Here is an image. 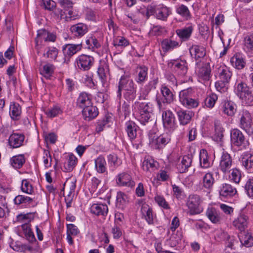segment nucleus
<instances>
[{
	"mask_svg": "<svg viewBox=\"0 0 253 253\" xmlns=\"http://www.w3.org/2000/svg\"><path fill=\"white\" fill-rule=\"evenodd\" d=\"M132 108L137 119L141 125L145 126L149 123L153 112L152 104L151 103L135 101Z\"/></svg>",
	"mask_w": 253,
	"mask_h": 253,
	"instance_id": "1",
	"label": "nucleus"
},
{
	"mask_svg": "<svg viewBox=\"0 0 253 253\" xmlns=\"http://www.w3.org/2000/svg\"><path fill=\"white\" fill-rule=\"evenodd\" d=\"M161 95L156 98L157 104L160 110L166 109L168 104H170L174 100V94L166 84H163L160 88Z\"/></svg>",
	"mask_w": 253,
	"mask_h": 253,
	"instance_id": "2",
	"label": "nucleus"
},
{
	"mask_svg": "<svg viewBox=\"0 0 253 253\" xmlns=\"http://www.w3.org/2000/svg\"><path fill=\"white\" fill-rule=\"evenodd\" d=\"M148 136L150 144L155 149L163 148L171 140L170 134L169 133L158 136L156 133L150 132Z\"/></svg>",
	"mask_w": 253,
	"mask_h": 253,
	"instance_id": "3",
	"label": "nucleus"
},
{
	"mask_svg": "<svg viewBox=\"0 0 253 253\" xmlns=\"http://www.w3.org/2000/svg\"><path fill=\"white\" fill-rule=\"evenodd\" d=\"M193 92V89L189 87L182 90L179 92L180 102L184 106L188 109L196 108L199 105L198 100L191 97Z\"/></svg>",
	"mask_w": 253,
	"mask_h": 253,
	"instance_id": "4",
	"label": "nucleus"
},
{
	"mask_svg": "<svg viewBox=\"0 0 253 253\" xmlns=\"http://www.w3.org/2000/svg\"><path fill=\"white\" fill-rule=\"evenodd\" d=\"M239 126L247 133L252 132L253 121L251 113L246 109L241 110L238 114Z\"/></svg>",
	"mask_w": 253,
	"mask_h": 253,
	"instance_id": "5",
	"label": "nucleus"
},
{
	"mask_svg": "<svg viewBox=\"0 0 253 253\" xmlns=\"http://www.w3.org/2000/svg\"><path fill=\"white\" fill-rule=\"evenodd\" d=\"M202 200L200 196L197 194L190 195L186 202L189 214L194 215L200 213L203 210L200 206Z\"/></svg>",
	"mask_w": 253,
	"mask_h": 253,
	"instance_id": "6",
	"label": "nucleus"
},
{
	"mask_svg": "<svg viewBox=\"0 0 253 253\" xmlns=\"http://www.w3.org/2000/svg\"><path fill=\"white\" fill-rule=\"evenodd\" d=\"M94 62V57L86 54L79 56L76 60L77 67L83 71L89 70L93 66Z\"/></svg>",
	"mask_w": 253,
	"mask_h": 253,
	"instance_id": "7",
	"label": "nucleus"
},
{
	"mask_svg": "<svg viewBox=\"0 0 253 253\" xmlns=\"http://www.w3.org/2000/svg\"><path fill=\"white\" fill-rule=\"evenodd\" d=\"M134 83L132 79L126 76L121 77L118 85V89L117 92V96L119 99L122 96L121 91L124 89L125 91L135 89Z\"/></svg>",
	"mask_w": 253,
	"mask_h": 253,
	"instance_id": "8",
	"label": "nucleus"
},
{
	"mask_svg": "<svg viewBox=\"0 0 253 253\" xmlns=\"http://www.w3.org/2000/svg\"><path fill=\"white\" fill-rule=\"evenodd\" d=\"M163 111L162 120L164 127L169 131H173L176 127V123L174 114L170 110Z\"/></svg>",
	"mask_w": 253,
	"mask_h": 253,
	"instance_id": "9",
	"label": "nucleus"
},
{
	"mask_svg": "<svg viewBox=\"0 0 253 253\" xmlns=\"http://www.w3.org/2000/svg\"><path fill=\"white\" fill-rule=\"evenodd\" d=\"M233 165L231 156L227 152H223L220 159L219 169L224 174L229 173Z\"/></svg>",
	"mask_w": 253,
	"mask_h": 253,
	"instance_id": "10",
	"label": "nucleus"
},
{
	"mask_svg": "<svg viewBox=\"0 0 253 253\" xmlns=\"http://www.w3.org/2000/svg\"><path fill=\"white\" fill-rule=\"evenodd\" d=\"M171 64L175 72L180 76H185L188 71V64L184 60H173L169 63V65Z\"/></svg>",
	"mask_w": 253,
	"mask_h": 253,
	"instance_id": "11",
	"label": "nucleus"
},
{
	"mask_svg": "<svg viewBox=\"0 0 253 253\" xmlns=\"http://www.w3.org/2000/svg\"><path fill=\"white\" fill-rule=\"evenodd\" d=\"M189 50L191 57L197 61H201L206 55V48L201 45L193 44Z\"/></svg>",
	"mask_w": 253,
	"mask_h": 253,
	"instance_id": "12",
	"label": "nucleus"
},
{
	"mask_svg": "<svg viewBox=\"0 0 253 253\" xmlns=\"http://www.w3.org/2000/svg\"><path fill=\"white\" fill-rule=\"evenodd\" d=\"M117 183L121 186H125L132 188L135 185V182L128 173L123 172L118 175L116 179Z\"/></svg>",
	"mask_w": 253,
	"mask_h": 253,
	"instance_id": "13",
	"label": "nucleus"
},
{
	"mask_svg": "<svg viewBox=\"0 0 253 253\" xmlns=\"http://www.w3.org/2000/svg\"><path fill=\"white\" fill-rule=\"evenodd\" d=\"M230 138L232 144L236 146H241L245 142L243 133L238 128H233L230 130Z\"/></svg>",
	"mask_w": 253,
	"mask_h": 253,
	"instance_id": "14",
	"label": "nucleus"
},
{
	"mask_svg": "<svg viewBox=\"0 0 253 253\" xmlns=\"http://www.w3.org/2000/svg\"><path fill=\"white\" fill-rule=\"evenodd\" d=\"M24 140L25 136L23 134L13 133L8 138V145L12 149L19 148L23 145Z\"/></svg>",
	"mask_w": 253,
	"mask_h": 253,
	"instance_id": "15",
	"label": "nucleus"
},
{
	"mask_svg": "<svg viewBox=\"0 0 253 253\" xmlns=\"http://www.w3.org/2000/svg\"><path fill=\"white\" fill-rule=\"evenodd\" d=\"M171 13L170 8L163 4L159 5L154 9V14L155 17L157 19L162 21H166Z\"/></svg>",
	"mask_w": 253,
	"mask_h": 253,
	"instance_id": "16",
	"label": "nucleus"
},
{
	"mask_svg": "<svg viewBox=\"0 0 253 253\" xmlns=\"http://www.w3.org/2000/svg\"><path fill=\"white\" fill-rule=\"evenodd\" d=\"M70 31L77 38H81L88 31V26L83 23H79L71 26Z\"/></svg>",
	"mask_w": 253,
	"mask_h": 253,
	"instance_id": "17",
	"label": "nucleus"
},
{
	"mask_svg": "<svg viewBox=\"0 0 253 253\" xmlns=\"http://www.w3.org/2000/svg\"><path fill=\"white\" fill-rule=\"evenodd\" d=\"M237 191L236 189L230 184L223 183L220 186L219 195L222 198H230L234 196Z\"/></svg>",
	"mask_w": 253,
	"mask_h": 253,
	"instance_id": "18",
	"label": "nucleus"
},
{
	"mask_svg": "<svg viewBox=\"0 0 253 253\" xmlns=\"http://www.w3.org/2000/svg\"><path fill=\"white\" fill-rule=\"evenodd\" d=\"M249 223V217L244 213H240L237 218L233 222V225L241 232L247 227Z\"/></svg>",
	"mask_w": 253,
	"mask_h": 253,
	"instance_id": "19",
	"label": "nucleus"
},
{
	"mask_svg": "<svg viewBox=\"0 0 253 253\" xmlns=\"http://www.w3.org/2000/svg\"><path fill=\"white\" fill-rule=\"evenodd\" d=\"M82 48V44H67L62 48L63 52L66 57H71Z\"/></svg>",
	"mask_w": 253,
	"mask_h": 253,
	"instance_id": "20",
	"label": "nucleus"
},
{
	"mask_svg": "<svg viewBox=\"0 0 253 253\" xmlns=\"http://www.w3.org/2000/svg\"><path fill=\"white\" fill-rule=\"evenodd\" d=\"M90 209L92 214L98 216H106L108 212V208L106 204H93Z\"/></svg>",
	"mask_w": 253,
	"mask_h": 253,
	"instance_id": "21",
	"label": "nucleus"
},
{
	"mask_svg": "<svg viewBox=\"0 0 253 253\" xmlns=\"http://www.w3.org/2000/svg\"><path fill=\"white\" fill-rule=\"evenodd\" d=\"M82 114L85 121H90L97 116L98 110L96 106L91 104L83 109Z\"/></svg>",
	"mask_w": 253,
	"mask_h": 253,
	"instance_id": "22",
	"label": "nucleus"
},
{
	"mask_svg": "<svg viewBox=\"0 0 253 253\" xmlns=\"http://www.w3.org/2000/svg\"><path fill=\"white\" fill-rule=\"evenodd\" d=\"M76 103L78 107L83 109L91 105V96L85 92H82L79 94Z\"/></svg>",
	"mask_w": 253,
	"mask_h": 253,
	"instance_id": "23",
	"label": "nucleus"
},
{
	"mask_svg": "<svg viewBox=\"0 0 253 253\" xmlns=\"http://www.w3.org/2000/svg\"><path fill=\"white\" fill-rule=\"evenodd\" d=\"M215 180L213 173L211 172H207L203 176L202 185L206 191H211L213 188Z\"/></svg>",
	"mask_w": 253,
	"mask_h": 253,
	"instance_id": "24",
	"label": "nucleus"
},
{
	"mask_svg": "<svg viewBox=\"0 0 253 253\" xmlns=\"http://www.w3.org/2000/svg\"><path fill=\"white\" fill-rule=\"evenodd\" d=\"M206 215L213 223H218L220 222L222 216L219 210L215 208H208L206 211Z\"/></svg>",
	"mask_w": 253,
	"mask_h": 253,
	"instance_id": "25",
	"label": "nucleus"
},
{
	"mask_svg": "<svg viewBox=\"0 0 253 253\" xmlns=\"http://www.w3.org/2000/svg\"><path fill=\"white\" fill-rule=\"evenodd\" d=\"M138 126L132 121H128L125 123V130L130 140L134 139L137 136Z\"/></svg>",
	"mask_w": 253,
	"mask_h": 253,
	"instance_id": "26",
	"label": "nucleus"
},
{
	"mask_svg": "<svg viewBox=\"0 0 253 253\" xmlns=\"http://www.w3.org/2000/svg\"><path fill=\"white\" fill-rule=\"evenodd\" d=\"M193 31V27L192 26H189L188 27L176 30L175 33L180 38L181 42H186L188 41L190 39Z\"/></svg>",
	"mask_w": 253,
	"mask_h": 253,
	"instance_id": "27",
	"label": "nucleus"
},
{
	"mask_svg": "<svg viewBox=\"0 0 253 253\" xmlns=\"http://www.w3.org/2000/svg\"><path fill=\"white\" fill-rule=\"evenodd\" d=\"M236 110V105L231 101H224L221 107L222 113L230 117H232L234 115Z\"/></svg>",
	"mask_w": 253,
	"mask_h": 253,
	"instance_id": "28",
	"label": "nucleus"
},
{
	"mask_svg": "<svg viewBox=\"0 0 253 253\" xmlns=\"http://www.w3.org/2000/svg\"><path fill=\"white\" fill-rule=\"evenodd\" d=\"M141 211L143 216L148 224L149 225L153 224L155 216L153 214L152 208L147 205H144L142 206Z\"/></svg>",
	"mask_w": 253,
	"mask_h": 253,
	"instance_id": "29",
	"label": "nucleus"
},
{
	"mask_svg": "<svg viewBox=\"0 0 253 253\" xmlns=\"http://www.w3.org/2000/svg\"><path fill=\"white\" fill-rule=\"evenodd\" d=\"M14 203L22 207H30L33 203V198L22 195L16 196L13 200Z\"/></svg>",
	"mask_w": 253,
	"mask_h": 253,
	"instance_id": "30",
	"label": "nucleus"
},
{
	"mask_svg": "<svg viewBox=\"0 0 253 253\" xmlns=\"http://www.w3.org/2000/svg\"><path fill=\"white\" fill-rule=\"evenodd\" d=\"M251 88V87H249L246 83L240 82L235 84L234 91L241 99Z\"/></svg>",
	"mask_w": 253,
	"mask_h": 253,
	"instance_id": "31",
	"label": "nucleus"
},
{
	"mask_svg": "<svg viewBox=\"0 0 253 253\" xmlns=\"http://www.w3.org/2000/svg\"><path fill=\"white\" fill-rule=\"evenodd\" d=\"M94 163L95 170L98 173H104L107 172V163L103 156L100 155L95 159Z\"/></svg>",
	"mask_w": 253,
	"mask_h": 253,
	"instance_id": "32",
	"label": "nucleus"
},
{
	"mask_svg": "<svg viewBox=\"0 0 253 253\" xmlns=\"http://www.w3.org/2000/svg\"><path fill=\"white\" fill-rule=\"evenodd\" d=\"M180 46L179 42L169 39H165L161 42L162 48L165 52L172 50Z\"/></svg>",
	"mask_w": 253,
	"mask_h": 253,
	"instance_id": "33",
	"label": "nucleus"
},
{
	"mask_svg": "<svg viewBox=\"0 0 253 253\" xmlns=\"http://www.w3.org/2000/svg\"><path fill=\"white\" fill-rule=\"evenodd\" d=\"M192 162V157L189 155L183 156L181 162L177 165V169L180 173H184L188 170Z\"/></svg>",
	"mask_w": 253,
	"mask_h": 253,
	"instance_id": "34",
	"label": "nucleus"
},
{
	"mask_svg": "<svg viewBox=\"0 0 253 253\" xmlns=\"http://www.w3.org/2000/svg\"><path fill=\"white\" fill-rule=\"evenodd\" d=\"M180 124L181 125H186L191 121L193 116L192 112L186 110H180L177 113Z\"/></svg>",
	"mask_w": 253,
	"mask_h": 253,
	"instance_id": "35",
	"label": "nucleus"
},
{
	"mask_svg": "<svg viewBox=\"0 0 253 253\" xmlns=\"http://www.w3.org/2000/svg\"><path fill=\"white\" fill-rule=\"evenodd\" d=\"M243 166L247 170L251 171L253 168V155L249 153H244L241 160Z\"/></svg>",
	"mask_w": 253,
	"mask_h": 253,
	"instance_id": "36",
	"label": "nucleus"
},
{
	"mask_svg": "<svg viewBox=\"0 0 253 253\" xmlns=\"http://www.w3.org/2000/svg\"><path fill=\"white\" fill-rule=\"evenodd\" d=\"M136 72V82L139 84L144 83L147 79L148 68L144 66L138 67Z\"/></svg>",
	"mask_w": 253,
	"mask_h": 253,
	"instance_id": "37",
	"label": "nucleus"
},
{
	"mask_svg": "<svg viewBox=\"0 0 253 253\" xmlns=\"http://www.w3.org/2000/svg\"><path fill=\"white\" fill-rule=\"evenodd\" d=\"M21 228L24 233L26 239L31 243L36 241L34 234L31 229L30 223H23L21 225Z\"/></svg>",
	"mask_w": 253,
	"mask_h": 253,
	"instance_id": "38",
	"label": "nucleus"
},
{
	"mask_svg": "<svg viewBox=\"0 0 253 253\" xmlns=\"http://www.w3.org/2000/svg\"><path fill=\"white\" fill-rule=\"evenodd\" d=\"M230 61L232 66L238 70L242 69L246 65L245 59L240 54H235Z\"/></svg>",
	"mask_w": 253,
	"mask_h": 253,
	"instance_id": "39",
	"label": "nucleus"
},
{
	"mask_svg": "<svg viewBox=\"0 0 253 253\" xmlns=\"http://www.w3.org/2000/svg\"><path fill=\"white\" fill-rule=\"evenodd\" d=\"M55 70V66L51 63H46L40 69V74L46 79H49Z\"/></svg>",
	"mask_w": 253,
	"mask_h": 253,
	"instance_id": "40",
	"label": "nucleus"
},
{
	"mask_svg": "<svg viewBox=\"0 0 253 253\" xmlns=\"http://www.w3.org/2000/svg\"><path fill=\"white\" fill-rule=\"evenodd\" d=\"M21 114V107L18 103H11L9 107V115L13 120H18L20 119Z\"/></svg>",
	"mask_w": 253,
	"mask_h": 253,
	"instance_id": "41",
	"label": "nucleus"
},
{
	"mask_svg": "<svg viewBox=\"0 0 253 253\" xmlns=\"http://www.w3.org/2000/svg\"><path fill=\"white\" fill-rule=\"evenodd\" d=\"M218 77L220 81L224 83H229L232 76V73L225 66L218 68Z\"/></svg>",
	"mask_w": 253,
	"mask_h": 253,
	"instance_id": "42",
	"label": "nucleus"
},
{
	"mask_svg": "<svg viewBox=\"0 0 253 253\" xmlns=\"http://www.w3.org/2000/svg\"><path fill=\"white\" fill-rule=\"evenodd\" d=\"M109 66L106 63L101 64L98 68L97 74L103 85L106 82L107 76L109 74Z\"/></svg>",
	"mask_w": 253,
	"mask_h": 253,
	"instance_id": "43",
	"label": "nucleus"
},
{
	"mask_svg": "<svg viewBox=\"0 0 253 253\" xmlns=\"http://www.w3.org/2000/svg\"><path fill=\"white\" fill-rule=\"evenodd\" d=\"M10 247L15 251L18 252H26L27 251L32 252L33 248L32 246L22 244L19 242H15L11 243L10 244Z\"/></svg>",
	"mask_w": 253,
	"mask_h": 253,
	"instance_id": "44",
	"label": "nucleus"
},
{
	"mask_svg": "<svg viewBox=\"0 0 253 253\" xmlns=\"http://www.w3.org/2000/svg\"><path fill=\"white\" fill-rule=\"evenodd\" d=\"M44 112L48 118H53L62 115L63 110L61 107L55 105L44 110Z\"/></svg>",
	"mask_w": 253,
	"mask_h": 253,
	"instance_id": "45",
	"label": "nucleus"
},
{
	"mask_svg": "<svg viewBox=\"0 0 253 253\" xmlns=\"http://www.w3.org/2000/svg\"><path fill=\"white\" fill-rule=\"evenodd\" d=\"M77 163V158L73 154H69L67 159V162L64 163V168L65 171L70 172L75 168Z\"/></svg>",
	"mask_w": 253,
	"mask_h": 253,
	"instance_id": "46",
	"label": "nucleus"
},
{
	"mask_svg": "<svg viewBox=\"0 0 253 253\" xmlns=\"http://www.w3.org/2000/svg\"><path fill=\"white\" fill-rule=\"evenodd\" d=\"M86 48L94 51L95 49L99 48L101 44L98 40L94 36H90L87 37L85 40Z\"/></svg>",
	"mask_w": 253,
	"mask_h": 253,
	"instance_id": "47",
	"label": "nucleus"
},
{
	"mask_svg": "<svg viewBox=\"0 0 253 253\" xmlns=\"http://www.w3.org/2000/svg\"><path fill=\"white\" fill-rule=\"evenodd\" d=\"M200 164L202 168L207 169L211 166L207 151L205 149L200 151L199 155Z\"/></svg>",
	"mask_w": 253,
	"mask_h": 253,
	"instance_id": "48",
	"label": "nucleus"
},
{
	"mask_svg": "<svg viewBox=\"0 0 253 253\" xmlns=\"http://www.w3.org/2000/svg\"><path fill=\"white\" fill-rule=\"evenodd\" d=\"M238 236L241 244L245 247H250L253 246V237L250 233L241 232Z\"/></svg>",
	"mask_w": 253,
	"mask_h": 253,
	"instance_id": "49",
	"label": "nucleus"
},
{
	"mask_svg": "<svg viewBox=\"0 0 253 253\" xmlns=\"http://www.w3.org/2000/svg\"><path fill=\"white\" fill-rule=\"evenodd\" d=\"M244 49L249 52H253V33H249L244 38Z\"/></svg>",
	"mask_w": 253,
	"mask_h": 253,
	"instance_id": "50",
	"label": "nucleus"
},
{
	"mask_svg": "<svg viewBox=\"0 0 253 253\" xmlns=\"http://www.w3.org/2000/svg\"><path fill=\"white\" fill-rule=\"evenodd\" d=\"M11 164L15 169H20L25 162L23 155L13 156L10 160Z\"/></svg>",
	"mask_w": 253,
	"mask_h": 253,
	"instance_id": "51",
	"label": "nucleus"
},
{
	"mask_svg": "<svg viewBox=\"0 0 253 253\" xmlns=\"http://www.w3.org/2000/svg\"><path fill=\"white\" fill-rule=\"evenodd\" d=\"M157 162L151 158L145 159L142 163V167L144 170H154L156 168Z\"/></svg>",
	"mask_w": 253,
	"mask_h": 253,
	"instance_id": "52",
	"label": "nucleus"
},
{
	"mask_svg": "<svg viewBox=\"0 0 253 253\" xmlns=\"http://www.w3.org/2000/svg\"><path fill=\"white\" fill-rule=\"evenodd\" d=\"M181 236V234L178 232L172 234L169 239L167 240L168 245L171 247H175L180 242Z\"/></svg>",
	"mask_w": 253,
	"mask_h": 253,
	"instance_id": "53",
	"label": "nucleus"
},
{
	"mask_svg": "<svg viewBox=\"0 0 253 253\" xmlns=\"http://www.w3.org/2000/svg\"><path fill=\"white\" fill-rule=\"evenodd\" d=\"M176 12L186 19H188L191 17L190 12L188 8L184 4L178 6L176 8Z\"/></svg>",
	"mask_w": 253,
	"mask_h": 253,
	"instance_id": "54",
	"label": "nucleus"
},
{
	"mask_svg": "<svg viewBox=\"0 0 253 253\" xmlns=\"http://www.w3.org/2000/svg\"><path fill=\"white\" fill-rule=\"evenodd\" d=\"M127 202V197L123 192H119L117 195V206L120 209H124Z\"/></svg>",
	"mask_w": 253,
	"mask_h": 253,
	"instance_id": "55",
	"label": "nucleus"
},
{
	"mask_svg": "<svg viewBox=\"0 0 253 253\" xmlns=\"http://www.w3.org/2000/svg\"><path fill=\"white\" fill-rule=\"evenodd\" d=\"M215 135L216 136L217 140L221 141L223 137L224 128L221 126L219 121L215 120L214 122Z\"/></svg>",
	"mask_w": 253,
	"mask_h": 253,
	"instance_id": "56",
	"label": "nucleus"
},
{
	"mask_svg": "<svg viewBox=\"0 0 253 253\" xmlns=\"http://www.w3.org/2000/svg\"><path fill=\"white\" fill-rule=\"evenodd\" d=\"M242 102L248 106L253 105V87L249 90L241 99Z\"/></svg>",
	"mask_w": 253,
	"mask_h": 253,
	"instance_id": "57",
	"label": "nucleus"
},
{
	"mask_svg": "<svg viewBox=\"0 0 253 253\" xmlns=\"http://www.w3.org/2000/svg\"><path fill=\"white\" fill-rule=\"evenodd\" d=\"M107 160L111 167L116 168L121 164V160L118 158V156L114 154H111L107 156Z\"/></svg>",
	"mask_w": 253,
	"mask_h": 253,
	"instance_id": "58",
	"label": "nucleus"
},
{
	"mask_svg": "<svg viewBox=\"0 0 253 253\" xmlns=\"http://www.w3.org/2000/svg\"><path fill=\"white\" fill-rule=\"evenodd\" d=\"M34 218V214L29 212L26 214H20L17 216V220L18 222L23 223L30 222Z\"/></svg>",
	"mask_w": 253,
	"mask_h": 253,
	"instance_id": "59",
	"label": "nucleus"
},
{
	"mask_svg": "<svg viewBox=\"0 0 253 253\" xmlns=\"http://www.w3.org/2000/svg\"><path fill=\"white\" fill-rule=\"evenodd\" d=\"M231 172L229 175L230 180L236 183H239L242 177L240 170L237 168L231 169Z\"/></svg>",
	"mask_w": 253,
	"mask_h": 253,
	"instance_id": "60",
	"label": "nucleus"
},
{
	"mask_svg": "<svg viewBox=\"0 0 253 253\" xmlns=\"http://www.w3.org/2000/svg\"><path fill=\"white\" fill-rule=\"evenodd\" d=\"M217 95L216 94L211 93L205 99V105L209 108H212L217 101Z\"/></svg>",
	"mask_w": 253,
	"mask_h": 253,
	"instance_id": "61",
	"label": "nucleus"
},
{
	"mask_svg": "<svg viewBox=\"0 0 253 253\" xmlns=\"http://www.w3.org/2000/svg\"><path fill=\"white\" fill-rule=\"evenodd\" d=\"M58 53V49L54 47H49L46 53H43V56L55 60Z\"/></svg>",
	"mask_w": 253,
	"mask_h": 253,
	"instance_id": "62",
	"label": "nucleus"
},
{
	"mask_svg": "<svg viewBox=\"0 0 253 253\" xmlns=\"http://www.w3.org/2000/svg\"><path fill=\"white\" fill-rule=\"evenodd\" d=\"M155 201L158 205L164 209L168 210L170 209V207L168 203L163 196L157 195L155 197Z\"/></svg>",
	"mask_w": 253,
	"mask_h": 253,
	"instance_id": "63",
	"label": "nucleus"
},
{
	"mask_svg": "<svg viewBox=\"0 0 253 253\" xmlns=\"http://www.w3.org/2000/svg\"><path fill=\"white\" fill-rule=\"evenodd\" d=\"M245 189L248 196L253 198V178L248 179L245 185Z\"/></svg>",
	"mask_w": 253,
	"mask_h": 253,
	"instance_id": "64",
	"label": "nucleus"
}]
</instances>
